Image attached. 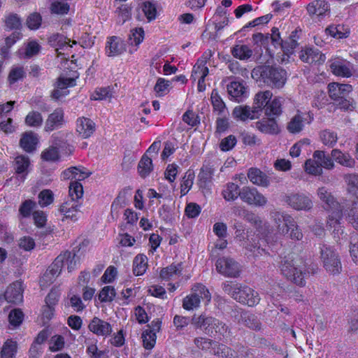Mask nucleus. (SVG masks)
<instances>
[{
    "instance_id": "bf43d9fd",
    "label": "nucleus",
    "mask_w": 358,
    "mask_h": 358,
    "mask_svg": "<svg viewBox=\"0 0 358 358\" xmlns=\"http://www.w3.org/2000/svg\"><path fill=\"white\" fill-rule=\"evenodd\" d=\"M144 39V31L143 28H136L131 30V34L129 36V42L130 45L138 46Z\"/></svg>"
},
{
    "instance_id": "09e8293b",
    "label": "nucleus",
    "mask_w": 358,
    "mask_h": 358,
    "mask_svg": "<svg viewBox=\"0 0 358 358\" xmlns=\"http://www.w3.org/2000/svg\"><path fill=\"white\" fill-rule=\"evenodd\" d=\"M194 179V173L192 171L188 170L182 177L180 185L181 196H185L191 189Z\"/></svg>"
},
{
    "instance_id": "9b49d317",
    "label": "nucleus",
    "mask_w": 358,
    "mask_h": 358,
    "mask_svg": "<svg viewBox=\"0 0 358 358\" xmlns=\"http://www.w3.org/2000/svg\"><path fill=\"white\" fill-rule=\"evenodd\" d=\"M216 318L202 313L199 315L194 314L191 318V324L196 329L202 330L204 334L213 335V325H215Z\"/></svg>"
},
{
    "instance_id": "f704fd0d",
    "label": "nucleus",
    "mask_w": 358,
    "mask_h": 358,
    "mask_svg": "<svg viewBox=\"0 0 358 358\" xmlns=\"http://www.w3.org/2000/svg\"><path fill=\"white\" fill-rule=\"evenodd\" d=\"M239 323H243L247 327L254 329L259 330L261 329V322L257 316L253 313L248 311H241Z\"/></svg>"
},
{
    "instance_id": "ddd939ff",
    "label": "nucleus",
    "mask_w": 358,
    "mask_h": 358,
    "mask_svg": "<svg viewBox=\"0 0 358 358\" xmlns=\"http://www.w3.org/2000/svg\"><path fill=\"white\" fill-rule=\"evenodd\" d=\"M62 257L57 256L52 264L46 270L41 279V286H47L53 282L55 279L59 276L63 268Z\"/></svg>"
},
{
    "instance_id": "393cba45",
    "label": "nucleus",
    "mask_w": 358,
    "mask_h": 358,
    "mask_svg": "<svg viewBox=\"0 0 358 358\" xmlns=\"http://www.w3.org/2000/svg\"><path fill=\"white\" fill-rule=\"evenodd\" d=\"M273 94L269 90L261 91L257 92L253 99L252 107L260 116L262 110L266 108L269 101L271 100Z\"/></svg>"
},
{
    "instance_id": "39448f33",
    "label": "nucleus",
    "mask_w": 358,
    "mask_h": 358,
    "mask_svg": "<svg viewBox=\"0 0 358 358\" xmlns=\"http://www.w3.org/2000/svg\"><path fill=\"white\" fill-rule=\"evenodd\" d=\"M282 201L296 210H309L313 207L311 199L303 194H286L282 196Z\"/></svg>"
},
{
    "instance_id": "7c9ffc66",
    "label": "nucleus",
    "mask_w": 358,
    "mask_h": 358,
    "mask_svg": "<svg viewBox=\"0 0 358 358\" xmlns=\"http://www.w3.org/2000/svg\"><path fill=\"white\" fill-rule=\"evenodd\" d=\"M348 192L354 197L353 205L358 204V174L349 173L343 176Z\"/></svg>"
},
{
    "instance_id": "4468645a",
    "label": "nucleus",
    "mask_w": 358,
    "mask_h": 358,
    "mask_svg": "<svg viewBox=\"0 0 358 358\" xmlns=\"http://www.w3.org/2000/svg\"><path fill=\"white\" fill-rule=\"evenodd\" d=\"M227 92L231 99L243 101L249 95L248 89L243 81H232L227 85Z\"/></svg>"
},
{
    "instance_id": "2f4dec72",
    "label": "nucleus",
    "mask_w": 358,
    "mask_h": 358,
    "mask_svg": "<svg viewBox=\"0 0 358 358\" xmlns=\"http://www.w3.org/2000/svg\"><path fill=\"white\" fill-rule=\"evenodd\" d=\"M306 9L310 16L322 17L329 10V7L324 0H315L307 6Z\"/></svg>"
},
{
    "instance_id": "5701e85b",
    "label": "nucleus",
    "mask_w": 358,
    "mask_h": 358,
    "mask_svg": "<svg viewBox=\"0 0 358 358\" xmlns=\"http://www.w3.org/2000/svg\"><path fill=\"white\" fill-rule=\"evenodd\" d=\"M256 128L264 134H277L280 129L274 117L263 118L255 123Z\"/></svg>"
},
{
    "instance_id": "1a4fd4ad",
    "label": "nucleus",
    "mask_w": 358,
    "mask_h": 358,
    "mask_svg": "<svg viewBox=\"0 0 358 358\" xmlns=\"http://www.w3.org/2000/svg\"><path fill=\"white\" fill-rule=\"evenodd\" d=\"M216 353L221 355L222 357L230 358H252L254 355L252 349L241 344L236 345L234 349L221 344Z\"/></svg>"
},
{
    "instance_id": "9d476101",
    "label": "nucleus",
    "mask_w": 358,
    "mask_h": 358,
    "mask_svg": "<svg viewBox=\"0 0 358 358\" xmlns=\"http://www.w3.org/2000/svg\"><path fill=\"white\" fill-rule=\"evenodd\" d=\"M313 120V115L311 113H304L298 110L287 123V129L291 134H299L303 130L306 123L310 124Z\"/></svg>"
},
{
    "instance_id": "052dcab7",
    "label": "nucleus",
    "mask_w": 358,
    "mask_h": 358,
    "mask_svg": "<svg viewBox=\"0 0 358 358\" xmlns=\"http://www.w3.org/2000/svg\"><path fill=\"white\" fill-rule=\"evenodd\" d=\"M116 295L115 289L113 286H105L101 290L99 298L101 302H110Z\"/></svg>"
},
{
    "instance_id": "79ce46f5",
    "label": "nucleus",
    "mask_w": 358,
    "mask_h": 358,
    "mask_svg": "<svg viewBox=\"0 0 358 358\" xmlns=\"http://www.w3.org/2000/svg\"><path fill=\"white\" fill-rule=\"evenodd\" d=\"M326 32L337 38H347L350 34V29L344 24L330 25L326 29Z\"/></svg>"
},
{
    "instance_id": "f03ea898",
    "label": "nucleus",
    "mask_w": 358,
    "mask_h": 358,
    "mask_svg": "<svg viewBox=\"0 0 358 358\" xmlns=\"http://www.w3.org/2000/svg\"><path fill=\"white\" fill-rule=\"evenodd\" d=\"M272 217L278 234L284 236L288 234L292 239H302L303 234L291 215L282 212H275Z\"/></svg>"
},
{
    "instance_id": "a18cd8bd",
    "label": "nucleus",
    "mask_w": 358,
    "mask_h": 358,
    "mask_svg": "<svg viewBox=\"0 0 358 358\" xmlns=\"http://www.w3.org/2000/svg\"><path fill=\"white\" fill-rule=\"evenodd\" d=\"M153 166L151 158L144 155L138 164V171L142 178L147 177L152 171Z\"/></svg>"
},
{
    "instance_id": "cd10ccee",
    "label": "nucleus",
    "mask_w": 358,
    "mask_h": 358,
    "mask_svg": "<svg viewBox=\"0 0 358 358\" xmlns=\"http://www.w3.org/2000/svg\"><path fill=\"white\" fill-rule=\"evenodd\" d=\"M63 122L64 112L62 109L57 108L48 117L45 124V130L52 131L62 125Z\"/></svg>"
},
{
    "instance_id": "a878e982",
    "label": "nucleus",
    "mask_w": 358,
    "mask_h": 358,
    "mask_svg": "<svg viewBox=\"0 0 358 358\" xmlns=\"http://www.w3.org/2000/svg\"><path fill=\"white\" fill-rule=\"evenodd\" d=\"M248 177L254 185L267 187L271 183L270 178L264 172L256 168L248 170Z\"/></svg>"
},
{
    "instance_id": "0eeeda50",
    "label": "nucleus",
    "mask_w": 358,
    "mask_h": 358,
    "mask_svg": "<svg viewBox=\"0 0 358 358\" xmlns=\"http://www.w3.org/2000/svg\"><path fill=\"white\" fill-rule=\"evenodd\" d=\"M237 288V293L234 294V299L238 302L252 307L260 301V297L257 292L245 285L240 284Z\"/></svg>"
},
{
    "instance_id": "3c124183",
    "label": "nucleus",
    "mask_w": 358,
    "mask_h": 358,
    "mask_svg": "<svg viewBox=\"0 0 358 358\" xmlns=\"http://www.w3.org/2000/svg\"><path fill=\"white\" fill-rule=\"evenodd\" d=\"M79 180L71 182L69 185V199L67 200L79 201L83 197V185Z\"/></svg>"
},
{
    "instance_id": "473e14b6",
    "label": "nucleus",
    "mask_w": 358,
    "mask_h": 358,
    "mask_svg": "<svg viewBox=\"0 0 358 358\" xmlns=\"http://www.w3.org/2000/svg\"><path fill=\"white\" fill-rule=\"evenodd\" d=\"M208 55L199 58L193 67L191 79L194 81L199 78H206L209 73L208 68L206 66Z\"/></svg>"
},
{
    "instance_id": "aec40b11",
    "label": "nucleus",
    "mask_w": 358,
    "mask_h": 358,
    "mask_svg": "<svg viewBox=\"0 0 358 358\" xmlns=\"http://www.w3.org/2000/svg\"><path fill=\"white\" fill-rule=\"evenodd\" d=\"M300 59L308 64H322L326 59V57L318 49L306 48L302 50L299 55Z\"/></svg>"
},
{
    "instance_id": "680f3d73",
    "label": "nucleus",
    "mask_w": 358,
    "mask_h": 358,
    "mask_svg": "<svg viewBox=\"0 0 358 358\" xmlns=\"http://www.w3.org/2000/svg\"><path fill=\"white\" fill-rule=\"evenodd\" d=\"M305 169L307 173L315 176H320L322 173V168L314 158L306 162Z\"/></svg>"
},
{
    "instance_id": "58836bf2",
    "label": "nucleus",
    "mask_w": 358,
    "mask_h": 358,
    "mask_svg": "<svg viewBox=\"0 0 358 358\" xmlns=\"http://www.w3.org/2000/svg\"><path fill=\"white\" fill-rule=\"evenodd\" d=\"M59 256L63 257L62 259V265L63 266H66L69 272H71L77 268L80 264V258L74 252L65 251Z\"/></svg>"
},
{
    "instance_id": "423d86ee",
    "label": "nucleus",
    "mask_w": 358,
    "mask_h": 358,
    "mask_svg": "<svg viewBox=\"0 0 358 358\" xmlns=\"http://www.w3.org/2000/svg\"><path fill=\"white\" fill-rule=\"evenodd\" d=\"M261 76L268 85L280 88L285 83L287 73L282 69L266 66L262 71Z\"/></svg>"
},
{
    "instance_id": "338daca9",
    "label": "nucleus",
    "mask_w": 358,
    "mask_h": 358,
    "mask_svg": "<svg viewBox=\"0 0 358 358\" xmlns=\"http://www.w3.org/2000/svg\"><path fill=\"white\" fill-rule=\"evenodd\" d=\"M349 252L352 262L358 266V238L357 234L350 238Z\"/></svg>"
},
{
    "instance_id": "bb28decb",
    "label": "nucleus",
    "mask_w": 358,
    "mask_h": 358,
    "mask_svg": "<svg viewBox=\"0 0 358 358\" xmlns=\"http://www.w3.org/2000/svg\"><path fill=\"white\" fill-rule=\"evenodd\" d=\"M76 131L82 138H87L95 131V124L89 118L80 117L77 120Z\"/></svg>"
},
{
    "instance_id": "6e6552de",
    "label": "nucleus",
    "mask_w": 358,
    "mask_h": 358,
    "mask_svg": "<svg viewBox=\"0 0 358 358\" xmlns=\"http://www.w3.org/2000/svg\"><path fill=\"white\" fill-rule=\"evenodd\" d=\"M215 267L219 273L227 278H237L241 272L239 264L230 257L219 258Z\"/></svg>"
},
{
    "instance_id": "f8f14e48",
    "label": "nucleus",
    "mask_w": 358,
    "mask_h": 358,
    "mask_svg": "<svg viewBox=\"0 0 358 358\" xmlns=\"http://www.w3.org/2000/svg\"><path fill=\"white\" fill-rule=\"evenodd\" d=\"M241 199L243 202L255 206H264L267 203V199L255 187H243Z\"/></svg>"
},
{
    "instance_id": "7ed1b4c3",
    "label": "nucleus",
    "mask_w": 358,
    "mask_h": 358,
    "mask_svg": "<svg viewBox=\"0 0 358 358\" xmlns=\"http://www.w3.org/2000/svg\"><path fill=\"white\" fill-rule=\"evenodd\" d=\"M320 258L323 267L331 275L339 274L342 271V264L338 252L330 245L322 244L320 246Z\"/></svg>"
},
{
    "instance_id": "412c9836",
    "label": "nucleus",
    "mask_w": 358,
    "mask_h": 358,
    "mask_svg": "<svg viewBox=\"0 0 358 358\" xmlns=\"http://www.w3.org/2000/svg\"><path fill=\"white\" fill-rule=\"evenodd\" d=\"M232 115L235 120L243 122L259 117L255 109L252 106H236L232 111Z\"/></svg>"
},
{
    "instance_id": "e2e57ef3",
    "label": "nucleus",
    "mask_w": 358,
    "mask_h": 358,
    "mask_svg": "<svg viewBox=\"0 0 358 358\" xmlns=\"http://www.w3.org/2000/svg\"><path fill=\"white\" fill-rule=\"evenodd\" d=\"M113 96L112 91L109 87H101L96 89L91 95V99L93 100H106L110 99Z\"/></svg>"
},
{
    "instance_id": "4c0bfd02",
    "label": "nucleus",
    "mask_w": 358,
    "mask_h": 358,
    "mask_svg": "<svg viewBox=\"0 0 358 358\" xmlns=\"http://www.w3.org/2000/svg\"><path fill=\"white\" fill-rule=\"evenodd\" d=\"M90 173L83 171L79 167L72 166L62 173V178L64 180L75 179L76 180H83L89 177Z\"/></svg>"
},
{
    "instance_id": "dca6fc26",
    "label": "nucleus",
    "mask_w": 358,
    "mask_h": 358,
    "mask_svg": "<svg viewBox=\"0 0 358 358\" xmlns=\"http://www.w3.org/2000/svg\"><path fill=\"white\" fill-rule=\"evenodd\" d=\"M81 203L79 201L66 200L59 207V212L64 215L62 219L64 221L65 219H69L73 222L78 219V214L80 211Z\"/></svg>"
},
{
    "instance_id": "49530a36",
    "label": "nucleus",
    "mask_w": 358,
    "mask_h": 358,
    "mask_svg": "<svg viewBox=\"0 0 358 358\" xmlns=\"http://www.w3.org/2000/svg\"><path fill=\"white\" fill-rule=\"evenodd\" d=\"M213 176V169L210 166H203L198 176L199 185L201 188H206L211 182Z\"/></svg>"
},
{
    "instance_id": "2eb2a0df",
    "label": "nucleus",
    "mask_w": 358,
    "mask_h": 358,
    "mask_svg": "<svg viewBox=\"0 0 358 358\" xmlns=\"http://www.w3.org/2000/svg\"><path fill=\"white\" fill-rule=\"evenodd\" d=\"M329 210L331 213L327 218V227L331 229H334V237L340 238V235L343 234V229L341 225V220L343 216V206H341L338 209Z\"/></svg>"
},
{
    "instance_id": "6e6d98bb",
    "label": "nucleus",
    "mask_w": 358,
    "mask_h": 358,
    "mask_svg": "<svg viewBox=\"0 0 358 358\" xmlns=\"http://www.w3.org/2000/svg\"><path fill=\"white\" fill-rule=\"evenodd\" d=\"M54 201V194L50 189L42 190L38 196V203L41 208L50 205Z\"/></svg>"
},
{
    "instance_id": "5fc2aeb1",
    "label": "nucleus",
    "mask_w": 358,
    "mask_h": 358,
    "mask_svg": "<svg viewBox=\"0 0 358 358\" xmlns=\"http://www.w3.org/2000/svg\"><path fill=\"white\" fill-rule=\"evenodd\" d=\"M43 117L39 112L31 111L25 117V123L31 127H41L43 123Z\"/></svg>"
},
{
    "instance_id": "603ef678",
    "label": "nucleus",
    "mask_w": 358,
    "mask_h": 358,
    "mask_svg": "<svg viewBox=\"0 0 358 358\" xmlns=\"http://www.w3.org/2000/svg\"><path fill=\"white\" fill-rule=\"evenodd\" d=\"M320 136L323 144L329 148H333L338 141L337 134L329 129L322 131Z\"/></svg>"
},
{
    "instance_id": "a211bd4d",
    "label": "nucleus",
    "mask_w": 358,
    "mask_h": 358,
    "mask_svg": "<svg viewBox=\"0 0 358 358\" xmlns=\"http://www.w3.org/2000/svg\"><path fill=\"white\" fill-rule=\"evenodd\" d=\"M126 51L124 41L117 36L108 38L106 43V54L108 57H115L122 55Z\"/></svg>"
},
{
    "instance_id": "f3484780",
    "label": "nucleus",
    "mask_w": 358,
    "mask_h": 358,
    "mask_svg": "<svg viewBox=\"0 0 358 358\" xmlns=\"http://www.w3.org/2000/svg\"><path fill=\"white\" fill-rule=\"evenodd\" d=\"M89 330L99 336L107 337L112 331L113 328L110 323L94 317L88 324Z\"/></svg>"
},
{
    "instance_id": "e433bc0d",
    "label": "nucleus",
    "mask_w": 358,
    "mask_h": 358,
    "mask_svg": "<svg viewBox=\"0 0 358 358\" xmlns=\"http://www.w3.org/2000/svg\"><path fill=\"white\" fill-rule=\"evenodd\" d=\"M182 269L181 263L172 264L161 270L160 277L165 280L174 279L181 275Z\"/></svg>"
},
{
    "instance_id": "c85d7f7f",
    "label": "nucleus",
    "mask_w": 358,
    "mask_h": 358,
    "mask_svg": "<svg viewBox=\"0 0 358 358\" xmlns=\"http://www.w3.org/2000/svg\"><path fill=\"white\" fill-rule=\"evenodd\" d=\"M332 73L337 76L350 77L352 76V65L350 62L336 59L331 66Z\"/></svg>"
},
{
    "instance_id": "774afa93",
    "label": "nucleus",
    "mask_w": 358,
    "mask_h": 358,
    "mask_svg": "<svg viewBox=\"0 0 358 358\" xmlns=\"http://www.w3.org/2000/svg\"><path fill=\"white\" fill-rule=\"evenodd\" d=\"M25 76L24 68L22 66H15L10 70L8 75V80L10 84L22 79Z\"/></svg>"
},
{
    "instance_id": "ea45409f",
    "label": "nucleus",
    "mask_w": 358,
    "mask_h": 358,
    "mask_svg": "<svg viewBox=\"0 0 358 358\" xmlns=\"http://www.w3.org/2000/svg\"><path fill=\"white\" fill-rule=\"evenodd\" d=\"M30 164V160L28 157L24 155L17 156L15 159L14 164L16 173L22 175V177L24 178L29 173Z\"/></svg>"
},
{
    "instance_id": "f257e3e1",
    "label": "nucleus",
    "mask_w": 358,
    "mask_h": 358,
    "mask_svg": "<svg viewBox=\"0 0 358 358\" xmlns=\"http://www.w3.org/2000/svg\"><path fill=\"white\" fill-rule=\"evenodd\" d=\"M281 273L294 284L303 287L306 285L305 277L307 269L303 261H294L290 257H284L280 264Z\"/></svg>"
},
{
    "instance_id": "37998d69",
    "label": "nucleus",
    "mask_w": 358,
    "mask_h": 358,
    "mask_svg": "<svg viewBox=\"0 0 358 358\" xmlns=\"http://www.w3.org/2000/svg\"><path fill=\"white\" fill-rule=\"evenodd\" d=\"M147 266V257L141 254L136 255L133 262L134 274L136 276L142 275L145 272Z\"/></svg>"
},
{
    "instance_id": "6ab92c4d",
    "label": "nucleus",
    "mask_w": 358,
    "mask_h": 358,
    "mask_svg": "<svg viewBox=\"0 0 358 358\" xmlns=\"http://www.w3.org/2000/svg\"><path fill=\"white\" fill-rule=\"evenodd\" d=\"M23 287L22 283L16 281L7 288L4 294L5 299L8 303L17 304L23 300Z\"/></svg>"
},
{
    "instance_id": "0e129e2a",
    "label": "nucleus",
    "mask_w": 358,
    "mask_h": 358,
    "mask_svg": "<svg viewBox=\"0 0 358 358\" xmlns=\"http://www.w3.org/2000/svg\"><path fill=\"white\" fill-rule=\"evenodd\" d=\"M143 346L146 349H152L156 342V334L152 330H145L142 334Z\"/></svg>"
},
{
    "instance_id": "4d7b16f0",
    "label": "nucleus",
    "mask_w": 358,
    "mask_h": 358,
    "mask_svg": "<svg viewBox=\"0 0 358 358\" xmlns=\"http://www.w3.org/2000/svg\"><path fill=\"white\" fill-rule=\"evenodd\" d=\"M50 44L53 46H58L59 48H71L72 45H70V39L66 38L63 35L59 34H53L49 40Z\"/></svg>"
},
{
    "instance_id": "72a5a7b5",
    "label": "nucleus",
    "mask_w": 358,
    "mask_h": 358,
    "mask_svg": "<svg viewBox=\"0 0 358 358\" xmlns=\"http://www.w3.org/2000/svg\"><path fill=\"white\" fill-rule=\"evenodd\" d=\"M331 156L334 160L343 166L352 168L355 165V159L349 153L343 152L338 149H333L331 152Z\"/></svg>"
},
{
    "instance_id": "20e7f679",
    "label": "nucleus",
    "mask_w": 358,
    "mask_h": 358,
    "mask_svg": "<svg viewBox=\"0 0 358 358\" xmlns=\"http://www.w3.org/2000/svg\"><path fill=\"white\" fill-rule=\"evenodd\" d=\"M211 300V294L207 287L197 284L192 288V292L182 300V308L186 310H193L200 306L201 301L208 304Z\"/></svg>"
},
{
    "instance_id": "c9c22d12",
    "label": "nucleus",
    "mask_w": 358,
    "mask_h": 358,
    "mask_svg": "<svg viewBox=\"0 0 358 358\" xmlns=\"http://www.w3.org/2000/svg\"><path fill=\"white\" fill-rule=\"evenodd\" d=\"M283 99L281 97H275L270 101L264 110V113L267 117H276L280 116L282 113V106Z\"/></svg>"
},
{
    "instance_id": "b1692460",
    "label": "nucleus",
    "mask_w": 358,
    "mask_h": 358,
    "mask_svg": "<svg viewBox=\"0 0 358 358\" xmlns=\"http://www.w3.org/2000/svg\"><path fill=\"white\" fill-rule=\"evenodd\" d=\"M317 194L322 202L324 203L326 210L338 209L341 206L325 187L318 188Z\"/></svg>"
},
{
    "instance_id": "864d4df0",
    "label": "nucleus",
    "mask_w": 358,
    "mask_h": 358,
    "mask_svg": "<svg viewBox=\"0 0 358 358\" xmlns=\"http://www.w3.org/2000/svg\"><path fill=\"white\" fill-rule=\"evenodd\" d=\"M17 352V343L12 340L5 342L1 350V358H13Z\"/></svg>"
},
{
    "instance_id": "de8ad7c7",
    "label": "nucleus",
    "mask_w": 358,
    "mask_h": 358,
    "mask_svg": "<svg viewBox=\"0 0 358 358\" xmlns=\"http://www.w3.org/2000/svg\"><path fill=\"white\" fill-rule=\"evenodd\" d=\"M232 55L241 60L249 59L252 55V50L246 45H236L231 49Z\"/></svg>"
},
{
    "instance_id": "c756f323",
    "label": "nucleus",
    "mask_w": 358,
    "mask_h": 358,
    "mask_svg": "<svg viewBox=\"0 0 358 358\" xmlns=\"http://www.w3.org/2000/svg\"><path fill=\"white\" fill-rule=\"evenodd\" d=\"M38 143V135L32 131L24 133L20 141L21 148L27 152H34Z\"/></svg>"
},
{
    "instance_id": "13d9d810",
    "label": "nucleus",
    "mask_w": 358,
    "mask_h": 358,
    "mask_svg": "<svg viewBox=\"0 0 358 358\" xmlns=\"http://www.w3.org/2000/svg\"><path fill=\"white\" fill-rule=\"evenodd\" d=\"M50 10L52 13L64 15L69 12V5L66 1L55 0L51 3Z\"/></svg>"
},
{
    "instance_id": "4be33fe9",
    "label": "nucleus",
    "mask_w": 358,
    "mask_h": 358,
    "mask_svg": "<svg viewBox=\"0 0 358 358\" xmlns=\"http://www.w3.org/2000/svg\"><path fill=\"white\" fill-rule=\"evenodd\" d=\"M329 96L334 101L347 97L352 92V87L348 84H339L337 83H329L328 85Z\"/></svg>"
},
{
    "instance_id": "a19ab883",
    "label": "nucleus",
    "mask_w": 358,
    "mask_h": 358,
    "mask_svg": "<svg viewBox=\"0 0 358 358\" xmlns=\"http://www.w3.org/2000/svg\"><path fill=\"white\" fill-rule=\"evenodd\" d=\"M241 193L242 189L240 190L238 185L234 182L227 183L222 190V196L228 201H234L238 196L241 197Z\"/></svg>"
},
{
    "instance_id": "69168bd1",
    "label": "nucleus",
    "mask_w": 358,
    "mask_h": 358,
    "mask_svg": "<svg viewBox=\"0 0 358 358\" xmlns=\"http://www.w3.org/2000/svg\"><path fill=\"white\" fill-rule=\"evenodd\" d=\"M36 203L31 199L25 200L22 203L19 208V213L23 217H28L34 208L36 207Z\"/></svg>"
},
{
    "instance_id": "c03bdc74",
    "label": "nucleus",
    "mask_w": 358,
    "mask_h": 358,
    "mask_svg": "<svg viewBox=\"0 0 358 358\" xmlns=\"http://www.w3.org/2000/svg\"><path fill=\"white\" fill-rule=\"evenodd\" d=\"M313 158L318 162L322 168L331 170L334 167L332 157L327 155L324 151L316 150L313 153Z\"/></svg>"
},
{
    "instance_id": "8fccbe9b",
    "label": "nucleus",
    "mask_w": 358,
    "mask_h": 358,
    "mask_svg": "<svg viewBox=\"0 0 358 358\" xmlns=\"http://www.w3.org/2000/svg\"><path fill=\"white\" fill-rule=\"evenodd\" d=\"M210 99L214 111L218 114L224 113L226 106L217 90L212 91Z\"/></svg>"
}]
</instances>
